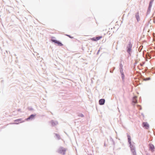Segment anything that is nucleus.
Listing matches in <instances>:
<instances>
[{"instance_id":"1","label":"nucleus","mask_w":155,"mask_h":155,"mask_svg":"<svg viewBox=\"0 0 155 155\" xmlns=\"http://www.w3.org/2000/svg\"><path fill=\"white\" fill-rule=\"evenodd\" d=\"M132 48V44L131 42H129L127 47V51L129 53H130V52H131Z\"/></svg>"},{"instance_id":"8","label":"nucleus","mask_w":155,"mask_h":155,"mask_svg":"<svg viewBox=\"0 0 155 155\" xmlns=\"http://www.w3.org/2000/svg\"><path fill=\"white\" fill-rule=\"evenodd\" d=\"M35 116V115H34L33 114L31 115L30 116V117H29L27 118L26 120H28L30 119H33L34 118Z\"/></svg>"},{"instance_id":"7","label":"nucleus","mask_w":155,"mask_h":155,"mask_svg":"<svg viewBox=\"0 0 155 155\" xmlns=\"http://www.w3.org/2000/svg\"><path fill=\"white\" fill-rule=\"evenodd\" d=\"M52 41L55 43L58 44V45L60 46L63 45V44L59 42V41L56 40H52Z\"/></svg>"},{"instance_id":"18","label":"nucleus","mask_w":155,"mask_h":155,"mask_svg":"<svg viewBox=\"0 0 155 155\" xmlns=\"http://www.w3.org/2000/svg\"><path fill=\"white\" fill-rule=\"evenodd\" d=\"M80 116H81V117H84V115L83 114H81L80 115H79Z\"/></svg>"},{"instance_id":"9","label":"nucleus","mask_w":155,"mask_h":155,"mask_svg":"<svg viewBox=\"0 0 155 155\" xmlns=\"http://www.w3.org/2000/svg\"><path fill=\"white\" fill-rule=\"evenodd\" d=\"M21 119H18L16 120H15V123L16 124H18L20 122H21Z\"/></svg>"},{"instance_id":"2","label":"nucleus","mask_w":155,"mask_h":155,"mask_svg":"<svg viewBox=\"0 0 155 155\" xmlns=\"http://www.w3.org/2000/svg\"><path fill=\"white\" fill-rule=\"evenodd\" d=\"M66 150L63 147H60L58 150V152L61 154H64Z\"/></svg>"},{"instance_id":"11","label":"nucleus","mask_w":155,"mask_h":155,"mask_svg":"<svg viewBox=\"0 0 155 155\" xmlns=\"http://www.w3.org/2000/svg\"><path fill=\"white\" fill-rule=\"evenodd\" d=\"M131 151L133 152V155H136V152L134 149H132Z\"/></svg>"},{"instance_id":"4","label":"nucleus","mask_w":155,"mask_h":155,"mask_svg":"<svg viewBox=\"0 0 155 155\" xmlns=\"http://www.w3.org/2000/svg\"><path fill=\"white\" fill-rule=\"evenodd\" d=\"M149 150L152 152H153L154 150L155 147L154 145L152 144H149Z\"/></svg>"},{"instance_id":"6","label":"nucleus","mask_w":155,"mask_h":155,"mask_svg":"<svg viewBox=\"0 0 155 155\" xmlns=\"http://www.w3.org/2000/svg\"><path fill=\"white\" fill-rule=\"evenodd\" d=\"M143 127L147 129L149 127V125L148 124L147 122H143Z\"/></svg>"},{"instance_id":"15","label":"nucleus","mask_w":155,"mask_h":155,"mask_svg":"<svg viewBox=\"0 0 155 155\" xmlns=\"http://www.w3.org/2000/svg\"><path fill=\"white\" fill-rule=\"evenodd\" d=\"M121 77L123 80H124V75L122 72L121 73Z\"/></svg>"},{"instance_id":"13","label":"nucleus","mask_w":155,"mask_h":155,"mask_svg":"<svg viewBox=\"0 0 155 155\" xmlns=\"http://www.w3.org/2000/svg\"><path fill=\"white\" fill-rule=\"evenodd\" d=\"M127 137H128V142L129 143H131V138L130 137L129 135H127Z\"/></svg>"},{"instance_id":"10","label":"nucleus","mask_w":155,"mask_h":155,"mask_svg":"<svg viewBox=\"0 0 155 155\" xmlns=\"http://www.w3.org/2000/svg\"><path fill=\"white\" fill-rule=\"evenodd\" d=\"M154 1V0H151V1L150 2V4H149V7L151 8L152 6V3Z\"/></svg>"},{"instance_id":"5","label":"nucleus","mask_w":155,"mask_h":155,"mask_svg":"<svg viewBox=\"0 0 155 155\" xmlns=\"http://www.w3.org/2000/svg\"><path fill=\"white\" fill-rule=\"evenodd\" d=\"M105 102V100L104 99H102L99 100V104L100 105H103Z\"/></svg>"},{"instance_id":"14","label":"nucleus","mask_w":155,"mask_h":155,"mask_svg":"<svg viewBox=\"0 0 155 155\" xmlns=\"http://www.w3.org/2000/svg\"><path fill=\"white\" fill-rule=\"evenodd\" d=\"M136 18L137 20V21H139L140 20V17L138 14H137L136 15Z\"/></svg>"},{"instance_id":"3","label":"nucleus","mask_w":155,"mask_h":155,"mask_svg":"<svg viewBox=\"0 0 155 155\" xmlns=\"http://www.w3.org/2000/svg\"><path fill=\"white\" fill-rule=\"evenodd\" d=\"M102 38V36H101L98 37H93V38H91V39L93 41H97Z\"/></svg>"},{"instance_id":"17","label":"nucleus","mask_w":155,"mask_h":155,"mask_svg":"<svg viewBox=\"0 0 155 155\" xmlns=\"http://www.w3.org/2000/svg\"><path fill=\"white\" fill-rule=\"evenodd\" d=\"M150 78H145L144 79L145 81H147V80H150Z\"/></svg>"},{"instance_id":"12","label":"nucleus","mask_w":155,"mask_h":155,"mask_svg":"<svg viewBox=\"0 0 155 155\" xmlns=\"http://www.w3.org/2000/svg\"><path fill=\"white\" fill-rule=\"evenodd\" d=\"M133 102L134 103H136L137 102V100L136 99V97H134L133 98Z\"/></svg>"},{"instance_id":"16","label":"nucleus","mask_w":155,"mask_h":155,"mask_svg":"<svg viewBox=\"0 0 155 155\" xmlns=\"http://www.w3.org/2000/svg\"><path fill=\"white\" fill-rule=\"evenodd\" d=\"M67 36H68L70 38H73V37H71L70 35H66Z\"/></svg>"},{"instance_id":"19","label":"nucleus","mask_w":155,"mask_h":155,"mask_svg":"<svg viewBox=\"0 0 155 155\" xmlns=\"http://www.w3.org/2000/svg\"><path fill=\"white\" fill-rule=\"evenodd\" d=\"M52 125H53V122H52Z\"/></svg>"}]
</instances>
